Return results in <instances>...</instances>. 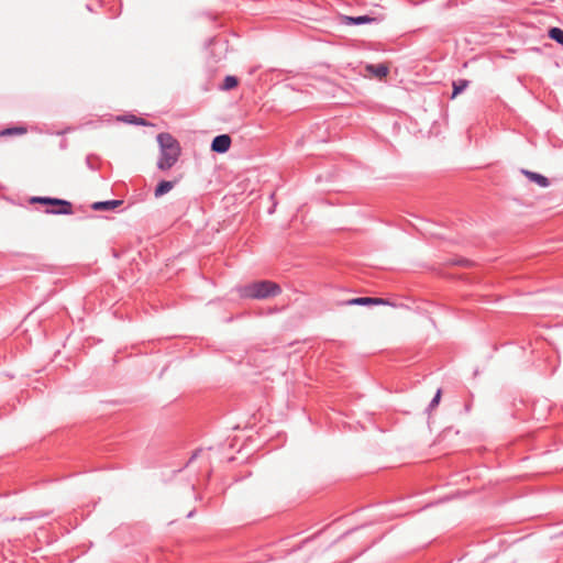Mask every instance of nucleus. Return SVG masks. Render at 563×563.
<instances>
[{
  "label": "nucleus",
  "instance_id": "obj_11",
  "mask_svg": "<svg viewBox=\"0 0 563 563\" xmlns=\"http://www.w3.org/2000/svg\"><path fill=\"white\" fill-rule=\"evenodd\" d=\"M118 120L134 125H147V122L143 118L136 117L134 114H123L118 117Z\"/></svg>",
  "mask_w": 563,
  "mask_h": 563
},
{
  "label": "nucleus",
  "instance_id": "obj_7",
  "mask_svg": "<svg viewBox=\"0 0 563 563\" xmlns=\"http://www.w3.org/2000/svg\"><path fill=\"white\" fill-rule=\"evenodd\" d=\"M365 70L369 75H372L373 77H376L378 79H382L389 74V67L385 63L367 64L365 66Z\"/></svg>",
  "mask_w": 563,
  "mask_h": 563
},
{
  "label": "nucleus",
  "instance_id": "obj_8",
  "mask_svg": "<svg viewBox=\"0 0 563 563\" xmlns=\"http://www.w3.org/2000/svg\"><path fill=\"white\" fill-rule=\"evenodd\" d=\"M521 173L531 181L537 184L541 188H547L550 186V180L548 177H545L542 174H539L537 172L528 170V169H521Z\"/></svg>",
  "mask_w": 563,
  "mask_h": 563
},
{
  "label": "nucleus",
  "instance_id": "obj_9",
  "mask_svg": "<svg viewBox=\"0 0 563 563\" xmlns=\"http://www.w3.org/2000/svg\"><path fill=\"white\" fill-rule=\"evenodd\" d=\"M123 203V200L111 199L103 201H96L91 205V209L95 211H110L114 210Z\"/></svg>",
  "mask_w": 563,
  "mask_h": 563
},
{
  "label": "nucleus",
  "instance_id": "obj_13",
  "mask_svg": "<svg viewBox=\"0 0 563 563\" xmlns=\"http://www.w3.org/2000/svg\"><path fill=\"white\" fill-rule=\"evenodd\" d=\"M548 36L550 40L563 46V30L561 27L551 26L548 30Z\"/></svg>",
  "mask_w": 563,
  "mask_h": 563
},
{
  "label": "nucleus",
  "instance_id": "obj_18",
  "mask_svg": "<svg viewBox=\"0 0 563 563\" xmlns=\"http://www.w3.org/2000/svg\"><path fill=\"white\" fill-rule=\"evenodd\" d=\"M198 453H199V451H196V452L191 455V457H190L189 462L194 461V460L198 456Z\"/></svg>",
  "mask_w": 563,
  "mask_h": 563
},
{
  "label": "nucleus",
  "instance_id": "obj_6",
  "mask_svg": "<svg viewBox=\"0 0 563 563\" xmlns=\"http://www.w3.org/2000/svg\"><path fill=\"white\" fill-rule=\"evenodd\" d=\"M341 22L345 25H363V24H371V23H377L379 21L378 18L371 16L368 14L364 15H341Z\"/></svg>",
  "mask_w": 563,
  "mask_h": 563
},
{
  "label": "nucleus",
  "instance_id": "obj_19",
  "mask_svg": "<svg viewBox=\"0 0 563 563\" xmlns=\"http://www.w3.org/2000/svg\"><path fill=\"white\" fill-rule=\"evenodd\" d=\"M275 208H276V202H274L272 208L268 209V213H273Z\"/></svg>",
  "mask_w": 563,
  "mask_h": 563
},
{
  "label": "nucleus",
  "instance_id": "obj_15",
  "mask_svg": "<svg viewBox=\"0 0 563 563\" xmlns=\"http://www.w3.org/2000/svg\"><path fill=\"white\" fill-rule=\"evenodd\" d=\"M24 133H26V128L24 126H9L0 132V136L22 135Z\"/></svg>",
  "mask_w": 563,
  "mask_h": 563
},
{
  "label": "nucleus",
  "instance_id": "obj_5",
  "mask_svg": "<svg viewBox=\"0 0 563 563\" xmlns=\"http://www.w3.org/2000/svg\"><path fill=\"white\" fill-rule=\"evenodd\" d=\"M231 143L232 140L229 134H219L212 139L210 148L217 154H224L230 150Z\"/></svg>",
  "mask_w": 563,
  "mask_h": 563
},
{
  "label": "nucleus",
  "instance_id": "obj_2",
  "mask_svg": "<svg viewBox=\"0 0 563 563\" xmlns=\"http://www.w3.org/2000/svg\"><path fill=\"white\" fill-rule=\"evenodd\" d=\"M236 290L242 299L258 300L277 297L283 291L279 284L268 279L255 280L250 284L239 286Z\"/></svg>",
  "mask_w": 563,
  "mask_h": 563
},
{
  "label": "nucleus",
  "instance_id": "obj_10",
  "mask_svg": "<svg viewBox=\"0 0 563 563\" xmlns=\"http://www.w3.org/2000/svg\"><path fill=\"white\" fill-rule=\"evenodd\" d=\"M177 183H178V179H174V180L163 179V180L158 181L154 189V196L156 198L163 197L164 195L168 194L175 187V185Z\"/></svg>",
  "mask_w": 563,
  "mask_h": 563
},
{
  "label": "nucleus",
  "instance_id": "obj_22",
  "mask_svg": "<svg viewBox=\"0 0 563 563\" xmlns=\"http://www.w3.org/2000/svg\"><path fill=\"white\" fill-rule=\"evenodd\" d=\"M561 536H563V531L561 532Z\"/></svg>",
  "mask_w": 563,
  "mask_h": 563
},
{
  "label": "nucleus",
  "instance_id": "obj_3",
  "mask_svg": "<svg viewBox=\"0 0 563 563\" xmlns=\"http://www.w3.org/2000/svg\"><path fill=\"white\" fill-rule=\"evenodd\" d=\"M31 205H43L47 208L44 210L47 214L69 216L74 213L73 203L69 200L49 196H32L29 199Z\"/></svg>",
  "mask_w": 563,
  "mask_h": 563
},
{
  "label": "nucleus",
  "instance_id": "obj_14",
  "mask_svg": "<svg viewBox=\"0 0 563 563\" xmlns=\"http://www.w3.org/2000/svg\"><path fill=\"white\" fill-rule=\"evenodd\" d=\"M238 85H239L238 77L232 76V75H227L224 77V79H223L222 85H221V89L225 90V91H229V90H232L235 87H238Z\"/></svg>",
  "mask_w": 563,
  "mask_h": 563
},
{
  "label": "nucleus",
  "instance_id": "obj_4",
  "mask_svg": "<svg viewBox=\"0 0 563 563\" xmlns=\"http://www.w3.org/2000/svg\"><path fill=\"white\" fill-rule=\"evenodd\" d=\"M342 306H394L388 299L378 298V297H355L344 301L339 302Z\"/></svg>",
  "mask_w": 563,
  "mask_h": 563
},
{
  "label": "nucleus",
  "instance_id": "obj_21",
  "mask_svg": "<svg viewBox=\"0 0 563 563\" xmlns=\"http://www.w3.org/2000/svg\"><path fill=\"white\" fill-rule=\"evenodd\" d=\"M478 375V369H475L474 371V376H477Z\"/></svg>",
  "mask_w": 563,
  "mask_h": 563
},
{
  "label": "nucleus",
  "instance_id": "obj_12",
  "mask_svg": "<svg viewBox=\"0 0 563 563\" xmlns=\"http://www.w3.org/2000/svg\"><path fill=\"white\" fill-rule=\"evenodd\" d=\"M470 85V80L467 79H457L452 84V98H455L460 93H462Z\"/></svg>",
  "mask_w": 563,
  "mask_h": 563
},
{
  "label": "nucleus",
  "instance_id": "obj_1",
  "mask_svg": "<svg viewBox=\"0 0 563 563\" xmlns=\"http://www.w3.org/2000/svg\"><path fill=\"white\" fill-rule=\"evenodd\" d=\"M156 141L159 146V156L156 165L159 170L166 172L178 162L181 147L177 139L168 132L158 133Z\"/></svg>",
  "mask_w": 563,
  "mask_h": 563
},
{
  "label": "nucleus",
  "instance_id": "obj_20",
  "mask_svg": "<svg viewBox=\"0 0 563 563\" xmlns=\"http://www.w3.org/2000/svg\"><path fill=\"white\" fill-rule=\"evenodd\" d=\"M194 514H195V510L189 511L187 515V518H191L194 516Z\"/></svg>",
  "mask_w": 563,
  "mask_h": 563
},
{
  "label": "nucleus",
  "instance_id": "obj_16",
  "mask_svg": "<svg viewBox=\"0 0 563 563\" xmlns=\"http://www.w3.org/2000/svg\"><path fill=\"white\" fill-rule=\"evenodd\" d=\"M441 396H442V390L439 388L437 390V393L434 394L433 398L431 399V401L429 402L426 411L427 412H431L435 407L439 406L440 401H441Z\"/></svg>",
  "mask_w": 563,
  "mask_h": 563
},
{
  "label": "nucleus",
  "instance_id": "obj_17",
  "mask_svg": "<svg viewBox=\"0 0 563 563\" xmlns=\"http://www.w3.org/2000/svg\"><path fill=\"white\" fill-rule=\"evenodd\" d=\"M93 159H98V157L92 154L87 155L86 165L90 170L96 172L98 170L99 166L96 163H93Z\"/></svg>",
  "mask_w": 563,
  "mask_h": 563
}]
</instances>
